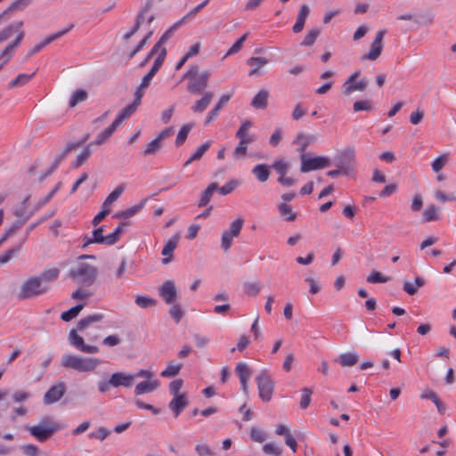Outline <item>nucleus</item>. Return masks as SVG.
Listing matches in <instances>:
<instances>
[{"mask_svg":"<svg viewBox=\"0 0 456 456\" xmlns=\"http://www.w3.org/2000/svg\"><path fill=\"white\" fill-rule=\"evenodd\" d=\"M102 319V314H94L81 319L77 323V329H72L69 333L68 338L70 346L76 348L77 350L86 354L98 353L99 347L96 346L86 344L84 338L77 334V330L84 331L92 324L99 322Z\"/></svg>","mask_w":456,"mask_h":456,"instance_id":"f257e3e1","label":"nucleus"},{"mask_svg":"<svg viewBox=\"0 0 456 456\" xmlns=\"http://www.w3.org/2000/svg\"><path fill=\"white\" fill-rule=\"evenodd\" d=\"M64 428V425L55 422L53 417L45 416L37 425L27 426L26 430L38 442H45Z\"/></svg>","mask_w":456,"mask_h":456,"instance_id":"f03ea898","label":"nucleus"},{"mask_svg":"<svg viewBox=\"0 0 456 456\" xmlns=\"http://www.w3.org/2000/svg\"><path fill=\"white\" fill-rule=\"evenodd\" d=\"M101 361L97 358L84 357L81 355L65 354L61 356V365L66 369H71L78 372L94 371Z\"/></svg>","mask_w":456,"mask_h":456,"instance_id":"7ed1b4c3","label":"nucleus"},{"mask_svg":"<svg viewBox=\"0 0 456 456\" xmlns=\"http://www.w3.org/2000/svg\"><path fill=\"white\" fill-rule=\"evenodd\" d=\"M183 77L188 79L187 91L192 94H199L208 87L210 72L204 71L199 74V67L193 65L190 67Z\"/></svg>","mask_w":456,"mask_h":456,"instance_id":"20e7f679","label":"nucleus"},{"mask_svg":"<svg viewBox=\"0 0 456 456\" xmlns=\"http://www.w3.org/2000/svg\"><path fill=\"white\" fill-rule=\"evenodd\" d=\"M97 276V269L89 264L79 263L75 268L69 270V277L78 284L89 287L94 284Z\"/></svg>","mask_w":456,"mask_h":456,"instance_id":"39448f33","label":"nucleus"},{"mask_svg":"<svg viewBox=\"0 0 456 456\" xmlns=\"http://www.w3.org/2000/svg\"><path fill=\"white\" fill-rule=\"evenodd\" d=\"M47 291L48 288L42 284L39 278L34 276L21 284L18 297L20 299L31 298L43 295Z\"/></svg>","mask_w":456,"mask_h":456,"instance_id":"423d86ee","label":"nucleus"},{"mask_svg":"<svg viewBox=\"0 0 456 456\" xmlns=\"http://www.w3.org/2000/svg\"><path fill=\"white\" fill-rule=\"evenodd\" d=\"M257 384L259 397L264 402H269L273 394L274 381L272 379L271 374L264 370L256 378Z\"/></svg>","mask_w":456,"mask_h":456,"instance_id":"0eeeda50","label":"nucleus"},{"mask_svg":"<svg viewBox=\"0 0 456 456\" xmlns=\"http://www.w3.org/2000/svg\"><path fill=\"white\" fill-rule=\"evenodd\" d=\"M301 167L300 172L308 173L310 171L325 168L330 166V159L326 157H308L305 154L300 155Z\"/></svg>","mask_w":456,"mask_h":456,"instance_id":"6e6552de","label":"nucleus"},{"mask_svg":"<svg viewBox=\"0 0 456 456\" xmlns=\"http://www.w3.org/2000/svg\"><path fill=\"white\" fill-rule=\"evenodd\" d=\"M23 21L22 20H16L6 27H4L2 30H0V44L7 41L10 37H12L13 35H16L15 38H19L20 35V42L23 40L25 37V32L23 30Z\"/></svg>","mask_w":456,"mask_h":456,"instance_id":"1a4fd4ad","label":"nucleus"},{"mask_svg":"<svg viewBox=\"0 0 456 456\" xmlns=\"http://www.w3.org/2000/svg\"><path fill=\"white\" fill-rule=\"evenodd\" d=\"M73 28V24H69L65 28L59 30L48 37H46L42 42L37 44L27 54V58H29L36 54L37 53L40 52L45 46L51 44L56 39H59L60 37H63L67 33H69Z\"/></svg>","mask_w":456,"mask_h":456,"instance_id":"9d476101","label":"nucleus"},{"mask_svg":"<svg viewBox=\"0 0 456 456\" xmlns=\"http://www.w3.org/2000/svg\"><path fill=\"white\" fill-rule=\"evenodd\" d=\"M152 5H153V0H146L145 4H143V6L142 7V9L140 10V12H138V14L136 16L134 25L129 31H127L124 35L123 37L125 40H128L129 38H131L139 30V28L143 25L145 14L148 13V12L152 7Z\"/></svg>","mask_w":456,"mask_h":456,"instance_id":"9b49d317","label":"nucleus"},{"mask_svg":"<svg viewBox=\"0 0 456 456\" xmlns=\"http://www.w3.org/2000/svg\"><path fill=\"white\" fill-rule=\"evenodd\" d=\"M66 386L63 382H58L52 386L44 395L45 404H53L58 402L65 394Z\"/></svg>","mask_w":456,"mask_h":456,"instance_id":"f8f14e48","label":"nucleus"},{"mask_svg":"<svg viewBox=\"0 0 456 456\" xmlns=\"http://www.w3.org/2000/svg\"><path fill=\"white\" fill-rule=\"evenodd\" d=\"M159 296L167 305H173L177 297V289L173 281H166L159 288Z\"/></svg>","mask_w":456,"mask_h":456,"instance_id":"ddd939ff","label":"nucleus"},{"mask_svg":"<svg viewBox=\"0 0 456 456\" xmlns=\"http://www.w3.org/2000/svg\"><path fill=\"white\" fill-rule=\"evenodd\" d=\"M385 34L386 30H379L376 34L375 39L370 45V52L366 55L362 56V60L374 61L380 55L383 49L382 41Z\"/></svg>","mask_w":456,"mask_h":456,"instance_id":"4468645a","label":"nucleus"},{"mask_svg":"<svg viewBox=\"0 0 456 456\" xmlns=\"http://www.w3.org/2000/svg\"><path fill=\"white\" fill-rule=\"evenodd\" d=\"M134 380V376L131 373L126 372H115L110 377V384L113 387H118L120 386L125 387H132Z\"/></svg>","mask_w":456,"mask_h":456,"instance_id":"2eb2a0df","label":"nucleus"},{"mask_svg":"<svg viewBox=\"0 0 456 456\" xmlns=\"http://www.w3.org/2000/svg\"><path fill=\"white\" fill-rule=\"evenodd\" d=\"M235 372L239 376L241 389L245 394H248V382L251 376V370L249 369L248 363L243 362H238L235 367Z\"/></svg>","mask_w":456,"mask_h":456,"instance_id":"dca6fc26","label":"nucleus"},{"mask_svg":"<svg viewBox=\"0 0 456 456\" xmlns=\"http://www.w3.org/2000/svg\"><path fill=\"white\" fill-rule=\"evenodd\" d=\"M269 63V60L265 57H250L247 61V64L251 67L248 71L249 77H258L264 74L261 69Z\"/></svg>","mask_w":456,"mask_h":456,"instance_id":"f3484780","label":"nucleus"},{"mask_svg":"<svg viewBox=\"0 0 456 456\" xmlns=\"http://www.w3.org/2000/svg\"><path fill=\"white\" fill-rule=\"evenodd\" d=\"M180 240V233L177 232L173 235L168 241L164 245L161 254L164 256L162 263L167 265L171 262L173 258V252L176 248L178 241Z\"/></svg>","mask_w":456,"mask_h":456,"instance_id":"a211bd4d","label":"nucleus"},{"mask_svg":"<svg viewBox=\"0 0 456 456\" xmlns=\"http://www.w3.org/2000/svg\"><path fill=\"white\" fill-rule=\"evenodd\" d=\"M239 140L240 142L238 145L232 151V157L235 160H239L240 159L245 158L247 155L248 144L255 142L254 135L247 136Z\"/></svg>","mask_w":456,"mask_h":456,"instance_id":"6ab92c4d","label":"nucleus"},{"mask_svg":"<svg viewBox=\"0 0 456 456\" xmlns=\"http://www.w3.org/2000/svg\"><path fill=\"white\" fill-rule=\"evenodd\" d=\"M188 404L189 402L187 396L184 394H181L180 395L174 396V398L169 402L168 407L174 412L175 417H178Z\"/></svg>","mask_w":456,"mask_h":456,"instance_id":"aec40b11","label":"nucleus"},{"mask_svg":"<svg viewBox=\"0 0 456 456\" xmlns=\"http://www.w3.org/2000/svg\"><path fill=\"white\" fill-rule=\"evenodd\" d=\"M160 386V382L157 379L151 380H144L138 383L134 387V394L141 395L155 391Z\"/></svg>","mask_w":456,"mask_h":456,"instance_id":"412c9836","label":"nucleus"},{"mask_svg":"<svg viewBox=\"0 0 456 456\" xmlns=\"http://www.w3.org/2000/svg\"><path fill=\"white\" fill-rule=\"evenodd\" d=\"M31 1L32 0H15L0 14L1 20L4 21L10 19L11 13L24 10L31 4Z\"/></svg>","mask_w":456,"mask_h":456,"instance_id":"4be33fe9","label":"nucleus"},{"mask_svg":"<svg viewBox=\"0 0 456 456\" xmlns=\"http://www.w3.org/2000/svg\"><path fill=\"white\" fill-rule=\"evenodd\" d=\"M231 94H223L216 106L208 113L205 125H208L213 122L219 115L220 110L231 99Z\"/></svg>","mask_w":456,"mask_h":456,"instance_id":"5701e85b","label":"nucleus"},{"mask_svg":"<svg viewBox=\"0 0 456 456\" xmlns=\"http://www.w3.org/2000/svg\"><path fill=\"white\" fill-rule=\"evenodd\" d=\"M213 97H214L213 92H211V91L204 92L201 98L195 102V103L191 107V110L194 113L203 112L208 108L209 103L211 102Z\"/></svg>","mask_w":456,"mask_h":456,"instance_id":"b1692460","label":"nucleus"},{"mask_svg":"<svg viewBox=\"0 0 456 456\" xmlns=\"http://www.w3.org/2000/svg\"><path fill=\"white\" fill-rule=\"evenodd\" d=\"M310 13V8L306 4H303L300 6L299 12L297 16V21L294 24L292 29L294 33H299L303 30L305 22Z\"/></svg>","mask_w":456,"mask_h":456,"instance_id":"393cba45","label":"nucleus"},{"mask_svg":"<svg viewBox=\"0 0 456 456\" xmlns=\"http://www.w3.org/2000/svg\"><path fill=\"white\" fill-rule=\"evenodd\" d=\"M20 35L19 38H14L12 42H11L9 45H7L1 52H0V60H3V63L6 64L13 56L15 49L20 45Z\"/></svg>","mask_w":456,"mask_h":456,"instance_id":"a878e982","label":"nucleus"},{"mask_svg":"<svg viewBox=\"0 0 456 456\" xmlns=\"http://www.w3.org/2000/svg\"><path fill=\"white\" fill-rule=\"evenodd\" d=\"M269 168L270 167L265 164H257L252 168L251 172L258 182L265 183L271 175Z\"/></svg>","mask_w":456,"mask_h":456,"instance_id":"bb28decb","label":"nucleus"},{"mask_svg":"<svg viewBox=\"0 0 456 456\" xmlns=\"http://www.w3.org/2000/svg\"><path fill=\"white\" fill-rule=\"evenodd\" d=\"M104 228L103 226H101L99 228L94 229L92 232V236H86L84 238V245L83 247H86L89 244L96 243V244H103L104 245V235H103Z\"/></svg>","mask_w":456,"mask_h":456,"instance_id":"cd10ccee","label":"nucleus"},{"mask_svg":"<svg viewBox=\"0 0 456 456\" xmlns=\"http://www.w3.org/2000/svg\"><path fill=\"white\" fill-rule=\"evenodd\" d=\"M28 221V216H26L23 220H18L13 224H12L9 228H6L2 236L0 237V245L4 243L9 238L12 237L18 230H20L23 224Z\"/></svg>","mask_w":456,"mask_h":456,"instance_id":"c85d7f7f","label":"nucleus"},{"mask_svg":"<svg viewBox=\"0 0 456 456\" xmlns=\"http://www.w3.org/2000/svg\"><path fill=\"white\" fill-rule=\"evenodd\" d=\"M118 127V126L114 122H112L111 125H110L105 130H103L102 133H100L96 136L95 140L89 144L91 146L102 145L113 134V133L117 130Z\"/></svg>","mask_w":456,"mask_h":456,"instance_id":"c756f323","label":"nucleus"},{"mask_svg":"<svg viewBox=\"0 0 456 456\" xmlns=\"http://www.w3.org/2000/svg\"><path fill=\"white\" fill-rule=\"evenodd\" d=\"M126 190V184L120 183L110 192L102 203V208L110 209V206L117 200Z\"/></svg>","mask_w":456,"mask_h":456,"instance_id":"7c9ffc66","label":"nucleus"},{"mask_svg":"<svg viewBox=\"0 0 456 456\" xmlns=\"http://www.w3.org/2000/svg\"><path fill=\"white\" fill-rule=\"evenodd\" d=\"M269 93L266 90H260L251 102L252 107L255 109H265L268 102Z\"/></svg>","mask_w":456,"mask_h":456,"instance_id":"2f4dec72","label":"nucleus"},{"mask_svg":"<svg viewBox=\"0 0 456 456\" xmlns=\"http://www.w3.org/2000/svg\"><path fill=\"white\" fill-rule=\"evenodd\" d=\"M139 105L135 104L134 102L127 105L125 107L118 116L116 117L115 120L113 121L118 126L126 118H130L137 110Z\"/></svg>","mask_w":456,"mask_h":456,"instance_id":"473e14b6","label":"nucleus"},{"mask_svg":"<svg viewBox=\"0 0 456 456\" xmlns=\"http://www.w3.org/2000/svg\"><path fill=\"white\" fill-rule=\"evenodd\" d=\"M359 355L356 353H345L341 354L338 359L337 362H339V364L342 367H352L358 362Z\"/></svg>","mask_w":456,"mask_h":456,"instance_id":"72a5a7b5","label":"nucleus"},{"mask_svg":"<svg viewBox=\"0 0 456 456\" xmlns=\"http://www.w3.org/2000/svg\"><path fill=\"white\" fill-rule=\"evenodd\" d=\"M218 185L216 183H212L208 186V188L202 191L200 194V201H199V207H205L208 204L210 201L214 192L217 191Z\"/></svg>","mask_w":456,"mask_h":456,"instance_id":"f704fd0d","label":"nucleus"},{"mask_svg":"<svg viewBox=\"0 0 456 456\" xmlns=\"http://www.w3.org/2000/svg\"><path fill=\"white\" fill-rule=\"evenodd\" d=\"M36 72L32 74H19L14 79L9 82L7 87L8 89H12L15 87H20L27 85L29 80L35 76Z\"/></svg>","mask_w":456,"mask_h":456,"instance_id":"c9c22d12","label":"nucleus"},{"mask_svg":"<svg viewBox=\"0 0 456 456\" xmlns=\"http://www.w3.org/2000/svg\"><path fill=\"white\" fill-rule=\"evenodd\" d=\"M270 167L273 168L279 176H284L288 174L290 165L285 159L279 158L273 161Z\"/></svg>","mask_w":456,"mask_h":456,"instance_id":"e433bc0d","label":"nucleus"},{"mask_svg":"<svg viewBox=\"0 0 456 456\" xmlns=\"http://www.w3.org/2000/svg\"><path fill=\"white\" fill-rule=\"evenodd\" d=\"M60 275V270L56 267L45 269L37 278L40 279V281L43 282H51L55 280Z\"/></svg>","mask_w":456,"mask_h":456,"instance_id":"4c0bfd02","label":"nucleus"},{"mask_svg":"<svg viewBox=\"0 0 456 456\" xmlns=\"http://www.w3.org/2000/svg\"><path fill=\"white\" fill-rule=\"evenodd\" d=\"M424 284H425L424 279L418 276L414 280V284L410 282V281L404 282V284H403V290L407 294L412 296V295L416 294L418 289L420 288V287H423Z\"/></svg>","mask_w":456,"mask_h":456,"instance_id":"58836bf2","label":"nucleus"},{"mask_svg":"<svg viewBox=\"0 0 456 456\" xmlns=\"http://www.w3.org/2000/svg\"><path fill=\"white\" fill-rule=\"evenodd\" d=\"M368 86V80L363 78L359 82H354L350 86H343V93L346 95H350L354 91H364Z\"/></svg>","mask_w":456,"mask_h":456,"instance_id":"ea45409f","label":"nucleus"},{"mask_svg":"<svg viewBox=\"0 0 456 456\" xmlns=\"http://www.w3.org/2000/svg\"><path fill=\"white\" fill-rule=\"evenodd\" d=\"M194 126V124L193 123H188V124H185L183 125L178 134H177V136H176V139H175V145L176 146H181L184 143V142L186 141L187 139V136L190 133V131L193 128Z\"/></svg>","mask_w":456,"mask_h":456,"instance_id":"a19ab883","label":"nucleus"},{"mask_svg":"<svg viewBox=\"0 0 456 456\" xmlns=\"http://www.w3.org/2000/svg\"><path fill=\"white\" fill-rule=\"evenodd\" d=\"M278 210L280 212V215L286 220V221H294L297 217V214L293 212L292 208L288 205L287 203H281L278 206Z\"/></svg>","mask_w":456,"mask_h":456,"instance_id":"79ce46f5","label":"nucleus"},{"mask_svg":"<svg viewBox=\"0 0 456 456\" xmlns=\"http://www.w3.org/2000/svg\"><path fill=\"white\" fill-rule=\"evenodd\" d=\"M84 306L85 305L83 304H78V305L71 307L69 310L61 313V319L64 322L71 321L72 319H74L75 317H77L79 314V313L82 311Z\"/></svg>","mask_w":456,"mask_h":456,"instance_id":"37998d69","label":"nucleus"},{"mask_svg":"<svg viewBox=\"0 0 456 456\" xmlns=\"http://www.w3.org/2000/svg\"><path fill=\"white\" fill-rule=\"evenodd\" d=\"M315 140L314 135H305L303 133L297 134L296 142L300 144L299 151L301 154H305L307 146Z\"/></svg>","mask_w":456,"mask_h":456,"instance_id":"c03bdc74","label":"nucleus"},{"mask_svg":"<svg viewBox=\"0 0 456 456\" xmlns=\"http://www.w3.org/2000/svg\"><path fill=\"white\" fill-rule=\"evenodd\" d=\"M421 398L431 400L436 404V406L440 413L444 412L445 407L435 392L426 391L421 395Z\"/></svg>","mask_w":456,"mask_h":456,"instance_id":"a18cd8bd","label":"nucleus"},{"mask_svg":"<svg viewBox=\"0 0 456 456\" xmlns=\"http://www.w3.org/2000/svg\"><path fill=\"white\" fill-rule=\"evenodd\" d=\"M321 29L318 28H314L308 31V33L305 35V38L301 42V45L303 46H311L314 44L316 41V38L320 36Z\"/></svg>","mask_w":456,"mask_h":456,"instance_id":"49530a36","label":"nucleus"},{"mask_svg":"<svg viewBox=\"0 0 456 456\" xmlns=\"http://www.w3.org/2000/svg\"><path fill=\"white\" fill-rule=\"evenodd\" d=\"M183 367L182 363H168L167 368L161 371L160 376L163 378H172L176 376Z\"/></svg>","mask_w":456,"mask_h":456,"instance_id":"de8ad7c7","label":"nucleus"},{"mask_svg":"<svg viewBox=\"0 0 456 456\" xmlns=\"http://www.w3.org/2000/svg\"><path fill=\"white\" fill-rule=\"evenodd\" d=\"M91 153H92L91 145L88 144L83 150V151L77 157L76 160L72 163L71 167L73 168L79 167L81 165H83L87 160V159L90 157Z\"/></svg>","mask_w":456,"mask_h":456,"instance_id":"09e8293b","label":"nucleus"},{"mask_svg":"<svg viewBox=\"0 0 456 456\" xmlns=\"http://www.w3.org/2000/svg\"><path fill=\"white\" fill-rule=\"evenodd\" d=\"M439 208L435 205L428 206L423 212L424 220L426 222H431L437 220L439 218L438 216Z\"/></svg>","mask_w":456,"mask_h":456,"instance_id":"8fccbe9b","label":"nucleus"},{"mask_svg":"<svg viewBox=\"0 0 456 456\" xmlns=\"http://www.w3.org/2000/svg\"><path fill=\"white\" fill-rule=\"evenodd\" d=\"M184 22V19L179 20L175 22L172 27H170L159 38L158 41L161 45H163L173 35L174 31L176 30Z\"/></svg>","mask_w":456,"mask_h":456,"instance_id":"3c124183","label":"nucleus"},{"mask_svg":"<svg viewBox=\"0 0 456 456\" xmlns=\"http://www.w3.org/2000/svg\"><path fill=\"white\" fill-rule=\"evenodd\" d=\"M252 126V123L249 120H244L240 128L237 130L235 134V137L238 139H242L247 136H250L251 134H248L249 129Z\"/></svg>","mask_w":456,"mask_h":456,"instance_id":"603ef678","label":"nucleus"},{"mask_svg":"<svg viewBox=\"0 0 456 456\" xmlns=\"http://www.w3.org/2000/svg\"><path fill=\"white\" fill-rule=\"evenodd\" d=\"M145 202H146V200H143L140 204L134 206L132 208H129L118 213V216L119 217H123V218L131 217L144 207Z\"/></svg>","mask_w":456,"mask_h":456,"instance_id":"864d4df0","label":"nucleus"},{"mask_svg":"<svg viewBox=\"0 0 456 456\" xmlns=\"http://www.w3.org/2000/svg\"><path fill=\"white\" fill-rule=\"evenodd\" d=\"M21 245L22 244L20 242L19 245L12 248H10L4 255L0 256V265H4L8 263L14 256H16L20 251Z\"/></svg>","mask_w":456,"mask_h":456,"instance_id":"5fc2aeb1","label":"nucleus"},{"mask_svg":"<svg viewBox=\"0 0 456 456\" xmlns=\"http://www.w3.org/2000/svg\"><path fill=\"white\" fill-rule=\"evenodd\" d=\"M87 98V93L85 90H77L73 93L69 101V106L75 107L77 103L84 102Z\"/></svg>","mask_w":456,"mask_h":456,"instance_id":"6e6d98bb","label":"nucleus"},{"mask_svg":"<svg viewBox=\"0 0 456 456\" xmlns=\"http://www.w3.org/2000/svg\"><path fill=\"white\" fill-rule=\"evenodd\" d=\"M370 283H385L390 281V277L383 275L379 272L371 273L366 279Z\"/></svg>","mask_w":456,"mask_h":456,"instance_id":"4d7b16f0","label":"nucleus"},{"mask_svg":"<svg viewBox=\"0 0 456 456\" xmlns=\"http://www.w3.org/2000/svg\"><path fill=\"white\" fill-rule=\"evenodd\" d=\"M248 32L244 33L228 50L226 56L238 53L242 48L243 43L248 37Z\"/></svg>","mask_w":456,"mask_h":456,"instance_id":"13d9d810","label":"nucleus"},{"mask_svg":"<svg viewBox=\"0 0 456 456\" xmlns=\"http://www.w3.org/2000/svg\"><path fill=\"white\" fill-rule=\"evenodd\" d=\"M161 146L162 142L156 137L147 144L143 153L144 155L155 154L161 148Z\"/></svg>","mask_w":456,"mask_h":456,"instance_id":"bf43d9fd","label":"nucleus"},{"mask_svg":"<svg viewBox=\"0 0 456 456\" xmlns=\"http://www.w3.org/2000/svg\"><path fill=\"white\" fill-rule=\"evenodd\" d=\"M448 161V155L443 154L439 157H437L433 162H432V169L434 172L438 173L443 167L445 166V164Z\"/></svg>","mask_w":456,"mask_h":456,"instance_id":"052dcab7","label":"nucleus"},{"mask_svg":"<svg viewBox=\"0 0 456 456\" xmlns=\"http://www.w3.org/2000/svg\"><path fill=\"white\" fill-rule=\"evenodd\" d=\"M243 223L244 221L242 218L236 219L230 224L229 230L226 232H230L231 235H233L235 238L238 237L242 229Z\"/></svg>","mask_w":456,"mask_h":456,"instance_id":"680f3d73","label":"nucleus"},{"mask_svg":"<svg viewBox=\"0 0 456 456\" xmlns=\"http://www.w3.org/2000/svg\"><path fill=\"white\" fill-rule=\"evenodd\" d=\"M263 452L265 454L274 455V456H281L282 453V450L273 443H269V444H265L263 447Z\"/></svg>","mask_w":456,"mask_h":456,"instance_id":"e2e57ef3","label":"nucleus"},{"mask_svg":"<svg viewBox=\"0 0 456 456\" xmlns=\"http://www.w3.org/2000/svg\"><path fill=\"white\" fill-rule=\"evenodd\" d=\"M135 304L141 308H147V307L155 305L156 300H154L151 297H148L138 296L135 298Z\"/></svg>","mask_w":456,"mask_h":456,"instance_id":"0e129e2a","label":"nucleus"},{"mask_svg":"<svg viewBox=\"0 0 456 456\" xmlns=\"http://www.w3.org/2000/svg\"><path fill=\"white\" fill-rule=\"evenodd\" d=\"M312 394V389L308 387H304L302 389V395L300 400V407L302 409H306L309 406Z\"/></svg>","mask_w":456,"mask_h":456,"instance_id":"69168bd1","label":"nucleus"},{"mask_svg":"<svg viewBox=\"0 0 456 456\" xmlns=\"http://www.w3.org/2000/svg\"><path fill=\"white\" fill-rule=\"evenodd\" d=\"M110 430L104 427L99 428L97 430L91 432L88 436L89 438H96L100 441H103L110 435Z\"/></svg>","mask_w":456,"mask_h":456,"instance_id":"338daca9","label":"nucleus"},{"mask_svg":"<svg viewBox=\"0 0 456 456\" xmlns=\"http://www.w3.org/2000/svg\"><path fill=\"white\" fill-rule=\"evenodd\" d=\"M195 452L199 456H214L215 453L206 444H199L195 446Z\"/></svg>","mask_w":456,"mask_h":456,"instance_id":"774afa93","label":"nucleus"}]
</instances>
